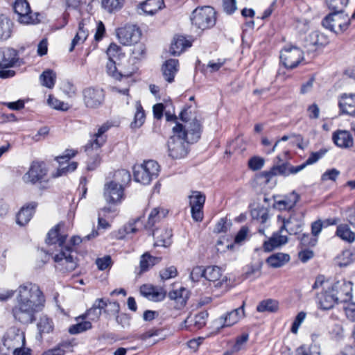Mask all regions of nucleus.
Instances as JSON below:
<instances>
[{
  "label": "nucleus",
  "mask_w": 355,
  "mask_h": 355,
  "mask_svg": "<svg viewBox=\"0 0 355 355\" xmlns=\"http://www.w3.org/2000/svg\"><path fill=\"white\" fill-rule=\"evenodd\" d=\"M335 235L348 243L355 241V232L350 229L349 225L345 223L337 226Z\"/></svg>",
  "instance_id": "f704fd0d"
},
{
  "label": "nucleus",
  "mask_w": 355,
  "mask_h": 355,
  "mask_svg": "<svg viewBox=\"0 0 355 355\" xmlns=\"http://www.w3.org/2000/svg\"><path fill=\"white\" fill-rule=\"evenodd\" d=\"M309 42L310 46L315 48L314 49H309L310 51L322 49L329 42L328 37L319 31H313L309 34Z\"/></svg>",
  "instance_id": "7c9ffc66"
},
{
  "label": "nucleus",
  "mask_w": 355,
  "mask_h": 355,
  "mask_svg": "<svg viewBox=\"0 0 355 355\" xmlns=\"http://www.w3.org/2000/svg\"><path fill=\"white\" fill-rule=\"evenodd\" d=\"M261 263L248 266L244 273L245 278L254 279L259 277L261 275Z\"/></svg>",
  "instance_id": "bf43d9fd"
},
{
  "label": "nucleus",
  "mask_w": 355,
  "mask_h": 355,
  "mask_svg": "<svg viewBox=\"0 0 355 355\" xmlns=\"http://www.w3.org/2000/svg\"><path fill=\"white\" fill-rule=\"evenodd\" d=\"M336 259L339 266H347L353 261V253L349 250H345L337 256Z\"/></svg>",
  "instance_id": "864d4df0"
},
{
  "label": "nucleus",
  "mask_w": 355,
  "mask_h": 355,
  "mask_svg": "<svg viewBox=\"0 0 355 355\" xmlns=\"http://www.w3.org/2000/svg\"><path fill=\"white\" fill-rule=\"evenodd\" d=\"M136 113L135 114L134 121L131 123L132 127L139 128L140 127L145 121V112L139 103H137L136 105Z\"/></svg>",
  "instance_id": "5fc2aeb1"
},
{
  "label": "nucleus",
  "mask_w": 355,
  "mask_h": 355,
  "mask_svg": "<svg viewBox=\"0 0 355 355\" xmlns=\"http://www.w3.org/2000/svg\"><path fill=\"white\" fill-rule=\"evenodd\" d=\"M190 279L194 282H198L202 277L205 278V268L203 266H197L192 268Z\"/></svg>",
  "instance_id": "e2e57ef3"
},
{
  "label": "nucleus",
  "mask_w": 355,
  "mask_h": 355,
  "mask_svg": "<svg viewBox=\"0 0 355 355\" xmlns=\"http://www.w3.org/2000/svg\"><path fill=\"white\" fill-rule=\"evenodd\" d=\"M290 260V256L288 254L278 252L270 255L266 259V263L272 268H280Z\"/></svg>",
  "instance_id": "58836bf2"
},
{
  "label": "nucleus",
  "mask_w": 355,
  "mask_h": 355,
  "mask_svg": "<svg viewBox=\"0 0 355 355\" xmlns=\"http://www.w3.org/2000/svg\"><path fill=\"white\" fill-rule=\"evenodd\" d=\"M206 197L200 191H193L189 196V205L191 207V216L193 220L201 222L203 219V207Z\"/></svg>",
  "instance_id": "ddd939ff"
},
{
  "label": "nucleus",
  "mask_w": 355,
  "mask_h": 355,
  "mask_svg": "<svg viewBox=\"0 0 355 355\" xmlns=\"http://www.w3.org/2000/svg\"><path fill=\"white\" fill-rule=\"evenodd\" d=\"M166 214V212L164 209H159V207L154 208L148 216V222L145 225V228L153 231L154 225L158 223L161 218L165 217Z\"/></svg>",
  "instance_id": "ea45409f"
},
{
  "label": "nucleus",
  "mask_w": 355,
  "mask_h": 355,
  "mask_svg": "<svg viewBox=\"0 0 355 355\" xmlns=\"http://www.w3.org/2000/svg\"><path fill=\"white\" fill-rule=\"evenodd\" d=\"M139 291L141 295L155 302L163 301L166 295V291L162 287L152 284H144Z\"/></svg>",
  "instance_id": "f3484780"
},
{
  "label": "nucleus",
  "mask_w": 355,
  "mask_h": 355,
  "mask_svg": "<svg viewBox=\"0 0 355 355\" xmlns=\"http://www.w3.org/2000/svg\"><path fill=\"white\" fill-rule=\"evenodd\" d=\"M107 136H102L95 132L91 135V139L84 146L85 151L87 155H92V152L99 153L100 148L105 144Z\"/></svg>",
  "instance_id": "5701e85b"
},
{
  "label": "nucleus",
  "mask_w": 355,
  "mask_h": 355,
  "mask_svg": "<svg viewBox=\"0 0 355 355\" xmlns=\"http://www.w3.org/2000/svg\"><path fill=\"white\" fill-rule=\"evenodd\" d=\"M280 59L286 68L294 69L303 60L304 53L299 47L287 45L281 51Z\"/></svg>",
  "instance_id": "1a4fd4ad"
},
{
  "label": "nucleus",
  "mask_w": 355,
  "mask_h": 355,
  "mask_svg": "<svg viewBox=\"0 0 355 355\" xmlns=\"http://www.w3.org/2000/svg\"><path fill=\"white\" fill-rule=\"evenodd\" d=\"M159 168L158 163L151 159L144 161L141 164H135L133 166L134 180L144 185H148L158 177Z\"/></svg>",
  "instance_id": "7ed1b4c3"
},
{
  "label": "nucleus",
  "mask_w": 355,
  "mask_h": 355,
  "mask_svg": "<svg viewBox=\"0 0 355 355\" xmlns=\"http://www.w3.org/2000/svg\"><path fill=\"white\" fill-rule=\"evenodd\" d=\"M37 329L41 337L44 334L52 332L53 330V324L52 320L46 316L41 318L37 324Z\"/></svg>",
  "instance_id": "de8ad7c7"
},
{
  "label": "nucleus",
  "mask_w": 355,
  "mask_h": 355,
  "mask_svg": "<svg viewBox=\"0 0 355 355\" xmlns=\"http://www.w3.org/2000/svg\"><path fill=\"white\" fill-rule=\"evenodd\" d=\"M125 0H102V6L109 12L119 10L124 4Z\"/></svg>",
  "instance_id": "603ef678"
},
{
  "label": "nucleus",
  "mask_w": 355,
  "mask_h": 355,
  "mask_svg": "<svg viewBox=\"0 0 355 355\" xmlns=\"http://www.w3.org/2000/svg\"><path fill=\"white\" fill-rule=\"evenodd\" d=\"M3 345L8 351L13 350L20 346H25V332L16 327L9 328L3 336Z\"/></svg>",
  "instance_id": "9d476101"
},
{
  "label": "nucleus",
  "mask_w": 355,
  "mask_h": 355,
  "mask_svg": "<svg viewBox=\"0 0 355 355\" xmlns=\"http://www.w3.org/2000/svg\"><path fill=\"white\" fill-rule=\"evenodd\" d=\"M111 211H115V210H112L110 207H104L98 213V225L99 228L107 229L110 227L109 223L102 217V215L106 216V214Z\"/></svg>",
  "instance_id": "680f3d73"
},
{
  "label": "nucleus",
  "mask_w": 355,
  "mask_h": 355,
  "mask_svg": "<svg viewBox=\"0 0 355 355\" xmlns=\"http://www.w3.org/2000/svg\"><path fill=\"white\" fill-rule=\"evenodd\" d=\"M173 132L182 135V137L189 140L191 143L196 142L200 137L201 124L196 118L186 122L185 125L177 123L173 128Z\"/></svg>",
  "instance_id": "423d86ee"
},
{
  "label": "nucleus",
  "mask_w": 355,
  "mask_h": 355,
  "mask_svg": "<svg viewBox=\"0 0 355 355\" xmlns=\"http://www.w3.org/2000/svg\"><path fill=\"white\" fill-rule=\"evenodd\" d=\"M41 85L51 89L54 87L56 80V73L51 69H47L40 76Z\"/></svg>",
  "instance_id": "a18cd8bd"
},
{
  "label": "nucleus",
  "mask_w": 355,
  "mask_h": 355,
  "mask_svg": "<svg viewBox=\"0 0 355 355\" xmlns=\"http://www.w3.org/2000/svg\"><path fill=\"white\" fill-rule=\"evenodd\" d=\"M88 31L85 29V21L82 20L78 24V31L71 41L69 51L71 52L78 44L83 43L88 37Z\"/></svg>",
  "instance_id": "a19ab883"
},
{
  "label": "nucleus",
  "mask_w": 355,
  "mask_h": 355,
  "mask_svg": "<svg viewBox=\"0 0 355 355\" xmlns=\"http://www.w3.org/2000/svg\"><path fill=\"white\" fill-rule=\"evenodd\" d=\"M332 139L334 144L342 148H348L353 146V137L347 130H337L333 133Z\"/></svg>",
  "instance_id": "4be33fe9"
},
{
  "label": "nucleus",
  "mask_w": 355,
  "mask_h": 355,
  "mask_svg": "<svg viewBox=\"0 0 355 355\" xmlns=\"http://www.w3.org/2000/svg\"><path fill=\"white\" fill-rule=\"evenodd\" d=\"M12 22L3 14L0 15V40H6L12 34Z\"/></svg>",
  "instance_id": "e433bc0d"
},
{
  "label": "nucleus",
  "mask_w": 355,
  "mask_h": 355,
  "mask_svg": "<svg viewBox=\"0 0 355 355\" xmlns=\"http://www.w3.org/2000/svg\"><path fill=\"white\" fill-rule=\"evenodd\" d=\"M36 207V202H31L26 206L23 207L17 214V224L21 226L26 225L33 217Z\"/></svg>",
  "instance_id": "cd10ccee"
},
{
  "label": "nucleus",
  "mask_w": 355,
  "mask_h": 355,
  "mask_svg": "<svg viewBox=\"0 0 355 355\" xmlns=\"http://www.w3.org/2000/svg\"><path fill=\"white\" fill-rule=\"evenodd\" d=\"M92 325L90 321H83L71 325L69 329L71 334H77L92 329Z\"/></svg>",
  "instance_id": "13d9d810"
},
{
  "label": "nucleus",
  "mask_w": 355,
  "mask_h": 355,
  "mask_svg": "<svg viewBox=\"0 0 355 355\" xmlns=\"http://www.w3.org/2000/svg\"><path fill=\"white\" fill-rule=\"evenodd\" d=\"M208 313L202 311L194 315V329H200L202 328L207 322Z\"/></svg>",
  "instance_id": "052dcab7"
},
{
  "label": "nucleus",
  "mask_w": 355,
  "mask_h": 355,
  "mask_svg": "<svg viewBox=\"0 0 355 355\" xmlns=\"http://www.w3.org/2000/svg\"><path fill=\"white\" fill-rule=\"evenodd\" d=\"M275 175H290V164L284 162L282 164H277L273 166L269 171L263 172V176L267 179H270Z\"/></svg>",
  "instance_id": "473e14b6"
},
{
  "label": "nucleus",
  "mask_w": 355,
  "mask_h": 355,
  "mask_svg": "<svg viewBox=\"0 0 355 355\" xmlns=\"http://www.w3.org/2000/svg\"><path fill=\"white\" fill-rule=\"evenodd\" d=\"M279 309V303L277 300L267 299L262 300L257 306V311L260 313L270 312L275 313Z\"/></svg>",
  "instance_id": "37998d69"
},
{
  "label": "nucleus",
  "mask_w": 355,
  "mask_h": 355,
  "mask_svg": "<svg viewBox=\"0 0 355 355\" xmlns=\"http://www.w3.org/2000/svg\"><path fill=\"white\" fill-rule=\"evenodd\" d=\"M299 239L301 248L313 247L318 242V238H315L311 234H310L309 233L302 234V235L299 237Z\"/></svg>",
  "instance_id": "6e6d98bb"
},
{
  "label": "nucleus",
  "mask_w": 355,
  "mask_h": 355,
  "mask_svg": "<svg viewBox=\"0 0 355 355\" xmlns=\"http://www.w3.org/2000/svg\"><path fill=\"white\" fill-rule=\"evenodd\" d=\"M244 306L245 302H243L240 307L228 312L225 316L221 317L220 320L223 322L222 327H230L237 323L245 315Z\"/></svg>",
  "instance_id": "aec40b11"
},
{
  "label": "nucleus",
  "mask_w": 355,
  "mask_h": 355,
  "mask_svg": "<svg viewBox=\"0 0 355 355\" xmlns=\"http://www.w3.org/2000/svg\"><path fill=\"white\" fill-rule=\"evenodd\" d=\"M168 297L171 300H175L180 304L185 305L188 297V291L186 288H181L179 290L169 292Z\"/></svg>",
  "instance_id": "09e8293b"
},
{
  "label": "nucleus",
  "mask_w": 355,
  "mask_h": 355,
  "mask_svg": "<svg viewBox=\"0 0 355 355\" xmlns=\"http://www.w3.org/2000/svg\"><path fill=\"white\" fill-rule=\"evenodd\" d=\"M123 188L115 181H111L105 185L104 196L110 203L121 202L123 196Z\"/></svg>",
  "instance_id": "a211bd4d"
},
{
  "label": "nucleus",
  "mask_w": 355,
  "mask_h": 355,
  "mask_svg": "<svg viewBox=\"0 0 355 355\" xmlns=\"http://www.w3.org/2000/svg\"><path fill=\"white\" fill-rule=\"evenodd\" d=\"M91 157L89 158L87 162V169L88 171H93L96 169L101 163V157L99 153L92 152V155H89Z\"/></svg>",
  "instance_id": "0e129e2a"
},
{
  "label": "nucleus",
  "mask_w": 355,
  "mask_h": 355,
  "mask_svg": "<svg viewBox=\"0 0 355 355\" xmlns=\"http://www.w3.org/2000/svg\"><path fill=\"white\" fill-rule=\"evenodd\" d=\"M13 9L17 16V20L21 24H36L40 22V14L33 12L26 0H15Z\"/></svg>",
  "instance_id": "39448f33"
},
{
  "label": "nucleus",
  "mask_w": 355,
  "mask_h": 355,
  "mask_svg": "<svg viewBox=\"0 0 355 355\" xmlns=\"http://www.w3.org/2000/svg\"><path fill=\"white\" fill-rule=\"evenodd\" d=\"M249 340V334L243 333L236 338L234 343L230 348V354H236L246 349V344Z\"/></svg>",
  "instance_id": "c03bdc74"
},
{
  "label": "nucleus",
  "mask_w": 355,
  "mask_h": 355,
  "mask_svg": "<svg viewBox=\"0 0 355 355\" xmlns=\"http://www.w3.org/2000/svg\"><path fill=\"white\" fill-rule=\"evenodd\" d=\"M60 226L61 224L59 223L49 232L46 242L49 245L58 244L62 248L60 252L55 255L54 261L62 266H64L66 271L71 272L76 268L77 261L76 258H74L71 254L72 247L69 245L63 247L67 239V235L60 233Z\"/></svg>",
  "instance_id": "f03ea898"
},
{
  "label": "nucleus",
  "mask_w": 355,
  "mask_h": 355,
  "mask_svg": "<svg viewBox=\"0 0 355 355\" xmlns=\"http://www.w3.org/2000/svg\"><path fill=\"white\" fill-rule=\"evenodd\" d=\"M306 313L304 311L300 312L295 317L291 329V331L293 334H297L301 324L304 322L306 318Z\"/></svg>",
  "instance_id": "338daca9"
},
{
  "label": "nucleus",
  "mask_w": 355,
  "mask_h": 355,
  "mask_svg": "<svg viewBox=\"0 0 355 355\" xmlns=\"http://www.w3.org/2000/svg\"><path fill=\"white\" fill-rule=\"evenodd\" d=\"M339 107L343 114H355V94H343L339 101Z\"/></svg>",
  "instance_id": "bb28decb"
},
{
  "label": "nucleus",
  "mask_w": 355,
  "mask_h": 355,
  "mask_svg": "<svg viewBox=\"0 0 355 355\" xmlns=\"http://www.w3.org/2000/svg\"><path fill=\"white\" fill-rule=\"evenodd\" d=\"M107 306V302L103 298H98L95 300L92 306L89 309L86 313L80 316L82 319H89V321H97L102 313V310L105 309Z\"/></svg>",
  "instance_id": "6ab92c4d"
},
{
  "label": "nucleus",
  "mask_w": 355,
  "mask_h": 355,
  "mask_svg": "<svg viewBox=\"0 0 355 355\" xmlns=\"http://www.w3.org/2000/svg\"><path fill=\"white\" fill-rule=\"evenodd\" d=\"M18 53L14 49H8L6 51L0 49V67H12L18 62Z\"/></svg>",
  "instance_id": "a878e982"
},
{
  "label": "nucleus",
  "mask_w": 355,
  "mask_h": 355,
  "mask_svg": "<svg viewBox=\"0 0 355 355\" xmlns=\"http://www.w3.org/2000/svg\"><path fill=\"white\" fill-rule=\"evenodd\" d=\"M326 4L331 12H343L349 0H325Z\"/></svg>",
  "instance_id": "8fccbe9b"
},
{
  "label": "nucleus",
  "mask_w": 355,
  "mask_h": 355,
  "mask_svg": "<svg viewBox=\"0 0 355 355\" xmlns=\"http://www.w3.org/2000/svg\"><path fill=\"white\" fill-rule=\"evenodd\" d=\"M47 174V169L43 162H33L28 171L24 175V181L26 183L36 184L41 182Z\"/></svg>",
  "instance_id": "2eb2a0df"
},
{
  "label": "nucleus",
  "mask_w": 355,
  "mask_h": 355,
  "mask_svg": "<svg viewBox=\"0 0 355 355\" xmlns=\"http://www.w3.org/2000/svg\"><path fill=\"white\" fill-rule=\"evenodd\" d=\"M160 261V257H153L148 252L144 253L140 259V272L147 271L150 267L155 265Z\"/></svg>",
  "instance_id": "79ce46f5"
},
{
  "label": "nucleus",
  "mask_w": 355,
  "mask_h": 355,
  "mask_svg": "<svg viewBox=\"0 0 355 355\" xmlns=\"http://www.w3.org/2000/svg\"><path fill=\"white\" fill-rule=\"evenodd\" d=\"M327 152V149L322 148L318 152H312L309 158L305 161L306 166L316 163Z\"/></svg>",
  "instance_id": "69168bd1"
},
{
  "label": "nucleus",
  "mask_w": 355,
  "mask_h": 355,
  "mask_svg": "<svg viewBox=\"0 0 355 355\" xmlns=\"http://www.w3.org/2000/svg\"><path fill=\"white\" fill-rule=\"evenodd\" d=\"M300 196L295 191L291 192L288 196H286L283 200L276 202L277 207L279 209H291L297 202L300 200Z\"/></svg>",
  "instance_id": "4c0bfd02"
},
{
  "label": "nucleus",
  "mask_w": 355,
  "mask_h": 355,
  "mask_svg": "<svg viewBox=\"0 0 355 355\" xmlns=\"http://www.w3.org/2000/svg\"><path fill=\"white\" fill-rule=\"evenodd\" d=\"M131 180L130 172L125 169L118 170L114 174V180L119 186L124 187Z\"/></svg>",
  "instance_id": "3c124183"
},
{
  "label": "nucleus",
  "mask_w": 355,
  "mask_h": 355,
  "mask_svg": "<svg viewBox=\"0 0 355 355\" xmlns=\"http://www.w3.org/2000/svg\"><path fill=\"white\" fill-rule=\"evenodd\" d=\"M116 64V60H108L106 64V70L109 76L116 80H120L123 77L129 78L137 69V67H133L131 70L122 73L121 72H118Z\"/></svg>",
  "instance_id": "2f4dec72"
},
{
  "label": "nucleus",
  "mask_w": 355,
  "mask_h": 355,
  "mask_svg": "<svg viewBox=\"0 0 355 355\" xmlns=\"http://www.w3.org/2000/svg\"><path fill=\"white\" fill-rule=\"evenodd\" d=\"M216 11L211 6H202L196 8L191 15V23L196 28L205 30L216 24Z\"/></svg>",
  "instance_id": "20e7f679"
},
{
  "label": "nucleus",
  "mask_w": 355,
  "mask_h": 355,
  "mask_svg": "<svg viewBox=\"0 0 355 355\" xmlns=\"http://www.w3.org/2000/svg\"><path fill=\"white\" fill-rule=\"evenodd\" d=\"M322 25L326 29L336 33H338L335 31V27L338 26L339 31L343 33L350 25V19L348 15L343 12H331L322 19Z\"/></svg>",
  "instance_id": "6e6552de"
},
{
  "label": "nucleus",
  "mask_w": 355,
  "mask_h": 355,
  "mask_svg": "<svg viewBox=\"0 0 355 355\" xmlns=\"http://www.w3.org/2000/svg\"><path fill=\"white\" fill-rule=\"evenodd\" d=\"M222 276L221 268L217 266H209L205 268V279L215 282Z\"/></svg>",
  "instance_id": "49530a36"
},
{
  "label": "nucleus",
  "mask_w": 355,
  "mask_h": 355,
  "mask_svg": "<svg viewBox=\"0 0 355 355\" xmlns=\"http://www.w3.org/2000/svg\"><path fill=\"white\" fill-rule=\"evenodd\" d=\"M15 304L11 310L15 320L22 324L36 321L37 314L45 306L46 299L39 286L31 282L20 285L16 290Z\"/></svg>",
  "instance_id": "f257e3e1"
},
{
  "label": "nucleus",
  "mask_w": 355,
  "mask_h": 355,
  "mask_svg": "<svg viewBox=\"0 0 355 355\" xmlns=\"http://www.w3.org/2000/svg\"><path fill=\"white\" fill-rule=\"evenodd\" d=\"M164 6V0H146L140 3L139 8L144 13L153 15Z\"/></svg>",
  "instance_id": "72a5a7b5"
},
{
  "label": "nucleus",
  "mask_w": 355,
  "mask_h": 355,
  "mask_svg": "<svg viewBox=\"0 0 355 355\" xmlns=\"http://www.w3.org/2000/svg\"><path fill=\"white\" fill-rule=\"evenodd\" d=\"M146 46L142 43L135 44L134 45L133 49L132 50V58L131 60H133L134 63L136 60H141L145 57L146 55Z\"/></svg>",
  "instance_id": "4d7b16f0"
},
{
  "label": "nucleus",
  "mask_w": 355,
  "mask_h": 355,
  "mask_svg": "<svg viewBox=\"0 0 355 355\" xmlns=\"http://www.w3.org/2000/svg\"><path fill=\"white\" fill-rule=\"evenodd\" d=\"M85 105L89 108H97L104 101V92L102 89L87 87L83 92Z\"/></svg>",
  "instance_id": "4468645a"
},
{
  "label": "nucleus",
  "mask_w": 355,
  "mask_h": 355,
  "mask_svg": "<svg viewBox=\"0 0 355 355\" xmlns=\"http://www.w3.org/2000/svg\"><path fill=\"white\" fill-rule=\"evenodd\" d=\"M156 239L155 245L167 248L172 243V230L170 229H163L161 230H153L151 232Z\"/></svg>",
  "instance_id": "b1692460"
},
{
  "label": "nucleus",
  "mask_w": 355,
  "mask_h": 355,
  "mask_svg": "<svg viewBox=\"0 0 355 355\" xmlns=\"http://www.w3.org/2000/svg\"><path fill=\"white\" fill-rule=\"evenodd\" d=\"M338 302L348 303L352 300V284L345 279L336 282L330 288Z\"/></svg>",
  "instance_id": "f8f14e48"
},
{
  "label": "nucleus",
  "mask_w": 355,
  "mask_h": 355,
  "mask_svg": "<svg viewBox=\"0 0 355 355\" xmlns=\"http://www.w3.org/2000/svg\"><path fill=\"white\" fill-rule=\"evenodd\" d=\"M116 35L121 44L128 46L137 44L141 36V31L136 25L128 24L116 30Z\"/></svg>",
  "instance_id": "9b49d317"
},
{
  "label": "nucleus",
  "mask_w": 355,
  "mask_h": 355,
  "mask_svg": "<svg viewBox=\"0 0 355 355\" xmlns=\"http://www.w3.org/2000/svg\"><path fill=\"white\" fill-rule=\"evenodd\" d=\"M179 62L176 59H169L162 65V73L164 78L168 83L174 80V77L178 71Z\"/></svg>",
  "instance_id": "c756f323"
},
{
  "label": "nucleus",
  "mask_w": 355,
  "mask_h": 355,
  "mask_svg": "<svg viewBox=\"0 0 355 355\" xmlns=\"http://www.w3.org/2000/svg\"><path fill=\"white\" fill-rule=\"evenodd\" d=\"M75 155L76 152L73 150L67 149L62 155L56 157L55 159L60 164V167L53 175L54 178L62 176L67 174L68 172H73L76 169L78 164L75 162L70 163L67 166L62 167L63 164L68 162V161L75 156Z\"/></svg>",
  "instance_id": "dca6fc26"
},
{
  "label": "nucleus",
  "mask_w": 355,
  "mask_h": 355,
  "mask_svg": "<svg viewBox=\"0 0 355 355\" xmlns=\"http://www.w3.org/2000/svg\"><path fill=\"white\" fill-rule=\"evenodd\" d=\"M121 48L116 44H111L107 50L108 60H117L119 57Z\"/></svg>",
  "instance_id": "774afa93"
},
{
  "label": "nucleus",
  "mask_w": 355,
  "mask_h": 355,
  "mask_svg": "<svg viewBox=\"0 0 355 355\" xmlns=\"http://www.w3.org/2000/svg\"><path fill=\"white\" fill-rule=\"evenodd\" d=\"M191 44L183 36L175 37L170 47V53L174 56L180 55L186 48L190 47Z\"/></svg>",
  "instance_id": "c9c22d12"
},
{
  "label": "nucleus",
  "mask_w": 355,
  "mask_h": 355,
  "mask_svg": "<svg viewBox=\"0 0 355 355\" xmlns=\"http://www.w3.org/2000/svg\"><path fill=\"white\" fill-rule=\"evenodd\" d=\"M317 298L320 308L323 310H329L332 309L335 304H339L330 288L318 293Z\"/></svg>",
  "instance_id": "412c9836"
},
{
  "label": "nucleus",
  "mask_w": 355,
  "mask_h": 355,
  "mask_svg": "<svg viewBox=\"0 0 355 355\" xmlns=\"http://www.w3.org/2000/svg\"><path fill=\"white\" fill-rule=\"evenodd\" d=\"M180 134H174L168 141V155L173 159H182L188 154V144L189 140L183 137Z\"/></svg>",
  "instance_id": "0eeeda50"
},
{
  "label": "nucleus",
  "mask_w": 355,
  "mask_h": 355,
  "mask_svg": "<svg viewBox=\"0 0 355 355\" xmlns=\"http://www.w3.org/2000/svg\"><path fill=\"white\" fill-rule=\"evenodd\" d=\"M304 223L296 218L290 217L283 220L280 231L285 230L289 234L297 235L302 231Z\"/></svg>",
  "instance_id": "c85d7f7f"
},
{
  "label": "nucleus",
  "mask_w": 355,
  "mask_h": 355,
  "mask_svg": "<svg viewBox=\"0 0 355 355\" xmlns=\"http://www.w3.org/2000/svg\"><path fill=\"white\" fill-rule=\"evenodd\" d=\"M282 231H280L279 230V231L274 232L268 241H264L263 244L264 251L270 252L275 248L284 245L288 242L287 236L282 235Z\"/></svg>",
  "instance_id": "393cba45"
}]
</instances>
